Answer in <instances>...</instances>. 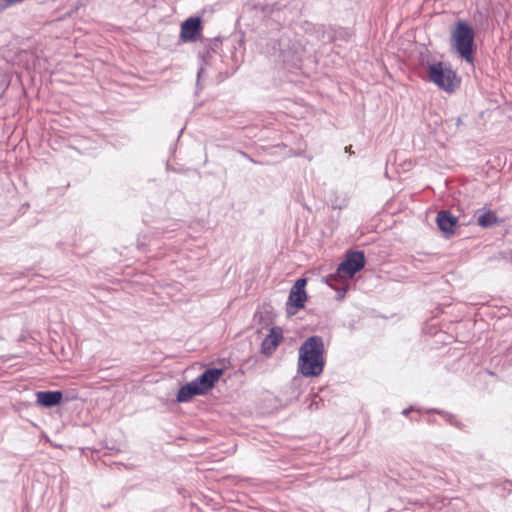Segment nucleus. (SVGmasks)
<instances>
[{"mask_svg": "<svg viewBox=\"0 0 512 512\" xmlns=\"http://www.w3.org/2000/svg\"><path fill=\"white\" fill-rule=\"evenodd\" d=\"M283 338V332L280 327H273L270 333L262 342L261 350L264 354L270 355L280 344Z\"/></svg>", "mask_w": 512, "mask_h": 512, "instance_id": "8", "label": "nucleus"}, {"mask_svg": "<svg viewBox=\"0 0 512 512\" xmlns=\"http://www.w3.org/2000/svg\"><path fill=\"white\" fill-rule=\"evenodd\" d=\"M37 403L44 407H53L58 405L62 400V392L60 391H39L36 394Z\"/></svg>", "mask_w": 512, "mask_h": 512, "instance_id": "10", "label": "nucleus"}, {"mask_svg": "<svg viewBox=\"0 0 512 512\" xmlns=\"http://www.w3.org/2000/svg\"><path fill=\"white\" fill-rule=\"evenodd\" d=\"M410 411H411V408L404 409L403 414L408 415Z\"/></svg>", "mask_w": 512, "mask_h": 512, "instance_id": "13", "label": "nucleus"}, {"mask_svg": "<svg viewBox=\"0 0 512 512\" xmlns=\"http://www.w3.org/2000/svg\"><path fill=\"white\" fill-rule=\"evenodd\" d=\"M306 284V278H299L292 286L286 304V310L289 315H294L297 309L304 307L307 300V293L305 291Z\"/></svg>", "mask_w": 512, "mask_h": 512, "instance_id": "5", "label": "nucleus"}, {"mask_svg": "<svg viewBox=\"0 0 512 512\" xmlns=\"http://www.w3.org/2000/svg\"><path fill=\"white\" fill-rule=\"evenodd\" d=\"M451 45L459 57L469 64H473L475 46L474 29L465 21L459 20L451 31Z\"/></svg>", "mask_w": 512, "mask_h": 512, "instance_id": "2", "label": "nucleus"}, {"mask_svg": "<svg viewBox=\"0 0 512 512\" xmlns=\"http://www.w3.org/2000/svg\"><path fill=\"white\" fill-rule=\"evenodd\" d=\"M477 223L483 228H488L499 223V219L495 212L487 210L477 217Z\"/></svg>", "mask_w": 512, "mask_h": 512, "instance_id": "12", "label": "nucleus"}, {"mask_svg": "<svg viewBox=\"0 0 512 512\" xmlns=\"http://www.w3.org/2000/svg\"><path fill=\"white\" fill-rule=\"evenodd\" d=\"M196 395H202L201 390L198 388L196 383L191 381L179 389L176 400L179 403H185L190 401Z\"/></svg>", "mask_w": 512, "mask_h": 512, "instance_id": "11", "label": "nucleus"}, {"mask_svg": "<svg viewBox=\"0 0 512 512\" xmlns=\"http://www.w3.org/2000/svg\"><path fill=\"white\" fill-rule=\"evenodd\" d=\"M222 374L223 370L220 368L207 369L196 379H194L193 382L196 383L203 395L214 387L215 383L219 380Z\"/></svg>", "mask_w": 512, "mask_h": 512, "instance_id": "6", "label": "nucleus"}, {"mask_svg": "<svg viewBox=\"0 0 512 512\" xmlns=\"http://www.w3.org/2000/svg\"><path fill=\"white\" fill-rule=\"evenodd\" d=\"M201 19L199 17H190L181 24L180 38L184 42H193L201 34Z\"/></svg>", "mask_w": 512, "mask_h": 512, "instance_id": "7", "label": "nucleus"}, {"mask_svg": "<svg viewBox=\"0 0 512 512\" xmlns=\"http://www.w3.org/2000/svg\"><path fill=\"white\" fill-rule=\"evenodd\" d=\"M429 80L446 92H454L460 85V79L450 66L443 62L428 63L426 66Z\"/></svg>", "mask_w": 512, "mask_h": 512, "instance_id": "3", "label": "nucleus"}, {"mask_svg": "<svg viewBox=\"0 0 512 512\" xmlns=\"http://www.w3.org/2000/svg\"><path fill=\"white\" fill-rule=\"evenodd\" d=\"M351 147H352L351 145H350V146H347V147L345 148V151H346V152H349V153H352V152H351Z\"/></svg>", "mask_w": 512, "mask_h": 512, "instance_id": "14", "label": "nucleus"}, {"mask_svg": "<svg viewBox=\"0 0 512 512\" xmlns=\"http://www.w3.org/2000/svg\"><path fill=\"white\" fill-rule=\"evenodd\" d=\"M365 266V255L362 251H349L346 258L339 264L336 274L331 278H352Z\"/></svg>", "mask_w": 512, "mask_h": 512, "instance_id": "4", "label": "nucleus"}, {"mask_svg": "<svg viewBox=\"0 0 512 512\" xmlns=\"http://www.w3.org/2000/svg\"><path fill=\"white\" fill-rule=\"evenodd\" d=\"M324 341L317 335L308 337L299 348L298 368L305 377L319 376L324 368Z\"/></svg>", "mask_w": 512, "mask_h": 512, "instance_id": "1", "label": "nucleus"}, {"mask_svg": "<svg viewBox=\"0 0 512 512\" xmlns=\"http://www.w3.org/2000/svg\"><path fill=\"white\" fill-rule=\"evenodd\" d=\"M437 225L439 229L448 234L451 235L454 233L456 225H457V218L453 216L450 211L448 210H441L437 214L436 218Z\"/></svg>", "mask_w": 512, "mask_h": 512, "instance_id": "9", "label": "nucleus"}]
</instances>
